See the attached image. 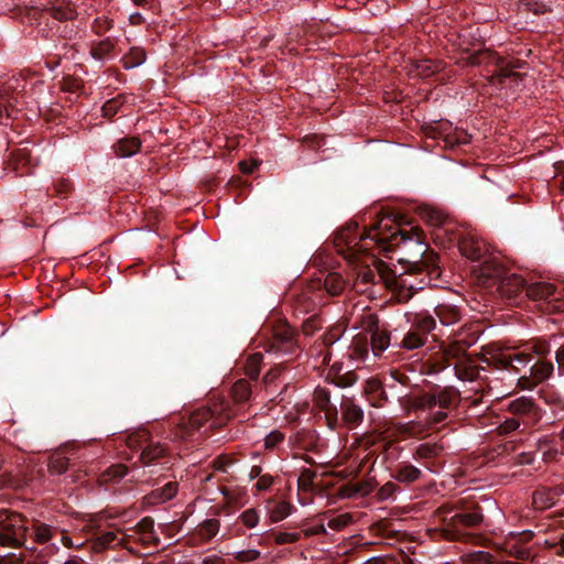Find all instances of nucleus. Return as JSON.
Returning a JSON list of instances; mask_svg holds the SVG:
<instances>
[{
	"mask_svg": "<svg viewBox=\"0 0 564 564\" xmlns=\"http://www.w3.org/2000/svg\"><path fill=\"white\" fill-rule=\"evenodd\" d=\"M476 339L475 336L470 340L460 338V382L464 384L466 382L475 383L478 379L482 378L481 371H486V369L481 362L518 373L532 360L530 351H518V347L508 346L500 341L488 345L487 354L489 357L473 359L470 355L463 350L465 347H470Z\"/></svg>",
	"mask_w": 564,
	"mask_h": 564,
	"instance_id": "f257e3e1",
	"label": "nucleus"
},
{
	"mask_svg": "<svg viewBox=\"0 0 564 564\" xmlns=\"http://www.w3.org/2000/svg\"><path fill=\"white\" fill-rule=\"evenodd\" d=\"M381 224L382 221H380L378 226L369 229L361 236V239H369L373 241L383 251H390L393 248H399L402 252L400 261L410 264V273L423 274V267H426L427 273L424 274V283L421 284L423 286L427 284L430 282V278H427V275L431 274L432 271H435V269L431 270L426 264V261L432 258V254H426L427 245L424 241L422 231L415 227L410 231L399 229L387 235L381 231ZM421 280L422 278L420 281Z\"/></svg>",
	"mask_w": 564,
	"mask_h": 564,
	"instance_id": "f03ea898",
	"label": "nucleus"
},
{
	"mask_svg": "<svg viewBox=\"0 0 564 564\" xmlns=\"http://www.w3.org/2000/svg\"><path fill=\"white\" fill-rule=\"evenodd\" d=\"M127 445L139 453L141 467L131 469L132 479L148 485H156L164 477L162 470L169 467V448L165 444L154 441L147 430H138L130 433L126 438Z\"/></svg>",
	"mask_w": 564,
	"mask_h": 564,
	"instance_id": "7ed1b4c3",
	"label": "nucleus"
},
{
	"mask_svg": "<svg viewBox=\"0 0 564 564\" xmlns=\"http://www.w3.org/2000/svg\"><path fill=\"white\" fill-rule=\"evenodd\" d=\"M232 417V412L225 403L215 404L213 409L202 408L191 415L171 417L169 425L175 440L195 441L212 429L224 426Z\"/></svg>",
	"mask_w": 564,
	"mask_h": 564,
	"instance_id": "20e7f679",
	"label": "nucleus"
},
{
	"mask_svg": "<svg viewBox=\"0 0 564 564\" xmlns=\"http://www.w3.org/2000/svg\"><path fill=\"white\" fill-rule=\"evenodd\" d=\"M541 419L540 409L533 399L520 397L506 404L505 413L498 416L496 432L508 436L517 431H524Z\"/></svg>",
	"mask_w": 564,
	"mask_h": 564,
	"instance_id": "39448f33",
	"label": "nucleus"
},
{
	"mask_svg": "<svg viewBox=\"0 0 564 564\" xmlns=\"http://www.w3.org/2000/svg\"><path fill=\"white\" fill-rule=\"evenodd\" d=\"M466 62L467 65H495L496 70L490 76V83L492 84H502L507 78H519L520 74L516 72V69H520L523 66V63L520 61H510L503 57L498 56L496 53L490 50L481 48V44L479 47L475 48L474 52H469L466 48L460 50V63Z\"/></svg>",
	"mask_w": 564,
	"mask_h": 564,
	"instance_id": "423d86ee",
	"label": "nucleus"
},
{
	"mask_svg": "<svg viewBox=\"0 0 564 564\" xmlns=\"http://www.w3.org/2000/svg\"><path fill=\"white\" fill-rule=\"evenodd\" d=\"M362 329L351 341L354 355L359 359L368 356L369 347L375 356H380L390 345V334L379 325V319H361Z\"/></svg>",
	"mask_w": 564,
	"mask_h": 564,
	"instance_id": "0eeeda50",
	"label": "nucleus"
},
{
	"mask_svg": "<svg viewBox=\"0 0 564 564\" xmlns=\"http://www.w3.org/2000/svg\"><path fill=\"white\" fill-rule=\"evenodd\" d=\"M373 269L367 268L358 273V278L355 284V288L358 292H365V289L361 285H366L368 283L375 282V278L378 276L379 280L386 285L388 289L392 288H408L410 290H422L424 283L423 279L417 284L412 283L404 275H395L394 272L389 268L387 263L379 259H372Z\"/></svg>",
	"mask_w": 564,
	"mask_h": 564,
	"instance_id": "6e6552de",
	"label": "nucleus"
},
{
	"mask_svg": "<svg viewBox=\"0 0 564 564\" xmlns=\"http://www.w3.org/2000/svg\"><path fill=\"white\" fill-rule=\"evenodd\" d=\"M481 389V384L476 382V384L469 388V391H473L474 394H465L467 391L460 390V409H466V415L460 417V427L463 426H484L486 425L487 417L485 416L486 411L488 410V405H484L482 397L479 394V390Z\"/></svg>",
	"mask_w": 564,
	"mask_h": 564,
	"instance_id": "1a4fd4ad",
	"label": "nucleus"
},
{
	"mask_svg": "<svg viewBox=\"0 0 564 564\" xmlns=\"http://www.w3.org/2000/svg\"><path fill=\"white\" fill-rule=\"evenodd\" d=\"M270 326L271 339L268 343V351L292 355L296 350L295 329L286 322L288 319H274Z\"/></svg>",
	"mask_w": 564,
	"mask_h": 564,
	"instance_id": "9d476101",
	"label": "nucleus"
},
{
	"mask_svg": "<svg viewBox=\"0 0 564 564\" xmlns=\"http://www.w3.org/2000/svg\"><path fill=\"white\" fill-rule=\"evenodd\" d=\"M26 528L24 519L19 513H10L0 520V545L20 547L25 541Z\"/></svg>",
	"mask_w": 564,
	"mask_h": 564,
	"instance_id": "9b49d317",
	"label": "nucleus"
},
{
	"mask_svg": "<svg viewBox=\"0 0 564 564\" xmlns=\"http://www.w3.org/2000/svg\"><path fill=\"white\" fill-rule=\"evenodd\" d=\"M488 251L486 243L468 225L460 223V254L470 260L480 259Z\"/></svg>",
	"mask_w": 564,
	"mask_h": 564,
	"instance_id": "f8f14e48",
	"label": "nucleus"
},
{
	"mask_svg": "<svg viewBox=\"0 0 564 564\" xmlns=\"http://www.w3.org/2000/svg\"><path fill=\"white\" fill-rule=\"evenodd\" d=\"M553 371L554 365L552 361L539 359L529 368V375H523L519 378L518 384L521 389H533L539 383L549 379Z\"/></svg>",
	"mask_w": 564,
	"mask_h": 564,
	"instance_id": "ddd939ff",
	"label": "nucleus"
},
{
	"mask_svg": "<svg viewBox=\"0 0 564 564\" xmlns=\"http://www.w3.org/2000/svg\"><path fill=\"white\" fill-rule=\"evenodd\" d=\"M503 268L494 261H485L478 268L473 269L475 282L484 289H491L502 280Z\"/></svg>",
	"mask_w": 564,
	"mask_h": 564,
	"instance_id": "4468645a",
	"label": "nucleus"
},
{
	"mask_svg": "<svg viewBox=\"0 0 564 564\" xmlns=\"http://www.w3.org/2000/svg\"><path fill=\"white\" fill-rule=\"evenodd\" d=\"M438 530L442 538L448 541L458 540V509L442 506L437 511Z\"/></svg>",
	"mask_w": 564,
	"mask_h": 564,
	"instance_id": "2eb2a0df",
	"label": "nucleus"
},
{
	"mask_svg": "<svg viewBox=\"0 0 564 564\" xmlns=\"http://www.w3.org/2000/svg\"><path fill=\"white\" fill-rule=\"evenodd\" d=\"M420 323L412 325L404 335L401 346L405 349L413 350L422 347L427 338V334L434 328L435 319H419Z\"/></svg>",
	"mask_w": 564,
	"mask_h": 564,
	"instance_id": "dca6fc26",
	"label": "nucleus"
},
{
	"mask_svg": "<svg viewBox=\"0 0 564 564\" xmlns=\"http://www.w3.org/2000/svg\"><path fill=\"white\" fill-rule=\"evenodd\" d=\"M467 494L460 498V525L476 527L482 521V513L477 501L474 500V496L470 494V489H465L460 492Z\"/></svg>",
	"mask_w": 564,
	"mask_h": 564,
	"instance_id": "f3484780",
	"label": "nucleus"
},
{
	"mask_svg": "<svg viewBox=\"0 0 564 564\" xmlns=\"http://www.w3.org/2000/svg\"><path fill=\"white\" fill-rule=\"evenodd\" d=\"M564 495V486L540 487L532 494V505L538 511H544L553 507L558 497Z\"/></svg>",
	"mask_w": 564,
	"mask_h": 564,
	"instance_id": "a211bd4d",
	"label": "nucleus"
},
{
	"mask_svg": "<svg viewBox=\"0 0 564 564\" xmlns=\"http://www.w3.org/2000/svg\"><path fill=\"white\" fill-rule=\"evenodd\" d=\"M76 458L77 454L74 448H59L50 455L48 470L52 475H62L73 466Z\"/></svg>",
	"mask_w": 564,
	"mask_h": 564,
	"instance_id": "6ab92c4d",
	"label": "nucleus"
},
{
	"mask_svg": "<svg viewBox=\"0 0 564 564\" xmlns=\"http://www.w3.org/2000/svg\"><path fill=\"white\" fill-rule=\"evenodd\" d=\"M340 409L341 421L349 427L358 426L364 421L362 409L351 398L343 397Z\"/></svg>",
	"mask_w": 564,
	"mask_h": 564,
	"instance_id": "aec40b11",
	"label": "nucleus"
},
{
	"mask_svg": "<svg viewBox=\"0 0 564 564\" xmlns=\"http://www.w3.org/2000/svg\"><path fill=\"white\" fill-rule=\"evenodd\" d=\"M293 509V505L288 501L278 500L275 497L265 500V510L271 522L282 521L291 514Z\"/></svg>",
	"mask_w": 564,
	"mask_h": 564,
	"instance_id": "412c9836",
	"label": "nucleus"
},
{
	"mask_svg": "<svg viewBox=\"0 0 564 564\" xmlns=\"http://www.w3.org/2000/svg\"><path fill=\"white\" fill-rule=\"evenodd\" d=\"M124 546V534L120 531H98L96 532L95 547L98 551L104 549H115Z\"/></svg>",
	"mask_w": 564,
	"mask_h": 564,
	"instance_id": "4be33fe9",
	"label": "nucleus"
},
{
	"mask_svg": "<svg viewBox=\"0 0 564 564\" xmlns=\"http://www.w3.org/2000/svg\"><path fill=\"white\" fill-rule=\"evenodd\" d=\"M417 215L422 221L432 227H442L447 223V215L434 206H420Z\"/></svg>",
	"mask_w": 564,
	"mask_h": 564,
	"instance_id": "5701e85b",
	"label": "nucleus"
},
{
	"mask_svg": "<svg viewBox=\"0 0 564 564\" xmlns=\"http://www.w3.org/2000/svg\"><path fill=\"white\" fill-rule=\"evenodd\" d=\"M524 289V279L517 274L502 276L498 285V292L501 296L511 299Z\"/></svg>",
	"mask_w": 564,
	"mask_h": 564,
	"instance_id": "b1692460",
	"label": "nucleus"
},
{
	"mask_svg": "<svg viewBox=\"0 0 564 564\" xmlns=\"http://www.w3.org/2000/svg\"><path fill=\"white\" fill-rule=\"evenodd\" d=\"M177 492V482L167 481L163 487L152 490L145 496L148 503H163L171 500Z\"/></svg>",
	"mask_w": 564,
	"mask_h": 564,
	"instance_id": "393cba45",
	"label": "nucleus"
},
{
	"mask_svg": "<svg viewBox=\"0 0 564 564\" xmlns=\"http://www.w3.org/2000/svg\"><path fill=\"white\" fill-rule=\"evenodd\" d=\"M422 475V471L411 464H400L393 471V478L400 482L411 484L416 481Z\"/></svg>",
	"mask_w": 564,
	"mask_h": 564,
	"instance_id": "a878e982",
	"label": "nucleus"
},
{
	"mask_svg": "<svg viewBox=\"0 0 564 564\" xmlns=\"http://www.w3.org/2000/svg\"><path fill=\"white\" fill-rule=\"evenodd\" d=\"M555 293V286L549 282H535L527 286V295L532 300H547Z\"/></svg>",
	"mask_w": 564,
	"mask_h": 564,
	"instance_id": "bb28decb",
	"label": "nucleus"
},
{
	"mask_svg": "<svg viewBox=\"0 0 564 564\" xmlns=\"http://www.w3.org/2000/svg\"><path fill=\"white\" fill-rule=\"evenodd\" d=\"M141 142L138 138H126L118 141L115 147L116 154L120 158H129L139 152Z\"/></svg>",
	"mask_w": 564,
	"mask_h": 564,
	"instance_id": "cd10ccee",
	"label": "nucleus"
},
{
	"mask_svg": "<svg viewBox=\"0 0 564 564\" xmlns=\"http://www.w3.org/2000/svg\"><path fill=\"white\" fill-rule=\"evenodd\" d=\"M460 564H492V556L485 551H465L460 549Z\"/></svg>",
	"mask_w": 564,
	"mask_h": 564,
	"instance_id": "c85d7f7f",
	"label": "nucleus"
},
{
	"mask_svg": "<svg viewBox=\"0 0 564 564\" xmlns=\"http://www.w3.org/2000/svg\"><path fill=\"white\" fill-rule=\"evenodd\" d=\"M346 286V282L343 276L337 272L328 273L324 279V289L329 295L340 294Z\"/></svg>",
	"mask_w": 564,
	"mask_h": 564,
	"instance_id": "c756f323",
	"label": "nucleus"
},
{
	"mask_svg": "<svg viewBox=\"0 0 564 564\" xmlns=\"http://www.w3.org/2000/svg\"><path fill=\"white\" fill-rule=\"evenodd\" d=\"M231 395L237 403L247 402L251 395V386L247 379H240L231 388Z\"/></svg>",
	"mask_w": 564,
	"mask_h": 564,
	"instance_id": "7c9ffc66",
	"label": "nucleus"
},
{
	"mask_svg": "<svg viewBox=\"0 0 564 564\" xmlns=\"http://www.w3.org/2000/svg\"><path fill=\"white\" fill-rule=\"evenodd\" d=\"M47 13L55 20L67 21L75 17V10L69 3L59 2L48 9Z\"/></svg>",
	"mask_w": 564,
	"mask_h": 564,
	"instance_id": "2f4dec72",
	"label": "nucleus"
},
{
	"mask_svg": "<svg viewBox=\"0 0 564 564\" xmlns=\"http://www.w3.org/2000/svg\"><path fill=\"white\" fill-rule=\"evenodd\" d=\"M263 360V355L261 352H254L250 355L246 361L245 370L246 375L252 379H258L260 371H261V365Z\"/></svg>",
	"mask_w": 564,
	"mask_h": 564,
	"instance_id": "473e14b6",
	"label": "nucleus"
},
{
	"mask_svg": "<svg viewBox=\"0 0 564 564\" xmlns=\"http://www.w3.org/2000/svg\"><path fill=\"white\" fill-rule=\"evenodd\" d=\"M437 69V66L431 59L416 61L412 64V69L410 73L414 74L419 77H429L434 74Z\"/></svg>",
	"mask_w": 564,
	"mask_h": 564,
	"instance_id": "72a5a7b5",
	"label": "nucleus"
},
{
	"mask_svg": "<svg viewBox=\"0 0 564 564\" xmlns=\"http://www.w3.org/2000/svg\"><path fill=\"white\" fill-rule=\"evenodd\" d=\"M219 530V521L216 519L205 520L199 529V534L203 539L210 540L214 538Z\"/></svg>",
	"mask_w": 564,
	"mask_h": 564,
	"instance_id": "f704fd0d",
	"label": "nucleus"
},
{
	"mask_svg": "<svg viewBox=\"0 0 564 564\" xmlns=\"http://www.w3.org/2000/svg\"><path fill=\"white\" fill-rule=\"evenodd\" d=\"M412 405L419 410H432L436 406V395L435 394H422L413 399Z\"/></svg>",
	"mask_w": 564,
	"mask_h": 564,
	"instance_id": "c9c22d12",
	"label": "nucleus"
},
{
	"mask_svg": "<svg viewBox=\"0 0 564 564\" xmlns=\"http://www.w3.org/2000/svg\"><path fill=\"white\" fill-rule=\"evenodd\" d=\"M34 539L39 543H46L52 539V528L44 523L33 525Z\"/></svg>",
	"mask_w": 564,
	"mask_h": 564,
	"instance_id": "e433bc0d",
	"label": "nucleus"
},
{
	"mask_svg": "<svg viewBox=\"0 0 564 564\" xmlns=\"http://www.w3.org/2000/svg\"><path fill=\"white\" fill-rule=\"evenodd\" d=\"M325 413L326 422L329 429L336 430L341 425V419L338 415V409L334 404L323 411Z\"/></svg>",
	"mask_w": 564,
	"mask_h": 564,
	"instance_id": "4c0bfd02",
	"label": "nucleus"
},
{
	"mask_svg": "<svg viewBox=\"0 0 564 564\" xmlns=\"http://www.w3.org/2000/svg\"><path fill=\"white\" fill-rule=\"evenodd\" d=\"M315 401L321 411L334 405L330 401V393L325 388H318L315 390Z\"/></svg>",
	"mask_w": 564,
	"mask_h": 564,
	"instance_id": "58836bf2",
	"label": "nucleus"
},
{
	"mask_svg": "<svg viewBox=\"0 0 564 564\" xmlns=\"http://www.w3.org/2000/svg\"><path fill=\"white\" fill-rule=\"evenodd\" d=\"M239 518L247 528H254L260 519L259 512L254 508L245 510Z\"/></svg>",
	"mask_w": 564,
	"mask_h": 564,
	"instance_id": "ea45409f",
	"label": "nucleus"
},
{
	"mask_svg": "<svg viewBox=\"0 0 564 564\" xmlns=\"http://www.w3.org/2000/svg\"><path fill=\"white\" fill-rule=\"evenodd\" d=\"M358 380V376L354 371H347L343 375H337L334 383L340 388L351 387Z\"/></svg>",
	"mask_w": 564,
	"mask_h": 564,
	"instance_id": "a19ab883",
	"label": "nucleus"
},
{
	"mask_svg": "<svg viewBox=\"0 0 564 564\" xmlns=\"http://www.w3.org/2000/svg\"><path fill=\"white\" fill-rule=\"evenodd\" d=\"M454 404V393L451 389H444L436 395V405L441 409H449Z\"/></svg>",
	"mask_w": 564,
	"mask_h": 564,
	"instance_id": "79ce46f5",
	"label": "nucleus"
},
{
	"mask_svg": "<svg viewBox=\"0 0 564 564\" xmlns=\"http://www.w3.org/2000/svg\"><path fill=\"white\" fill-rule=\"evenodd\" d=\"M528 346L527 351L530 350L539 357H545L550 352V344L545 340H534Z\"/></svg>",
	"mask_w": 564,
	"mask_h": 564,
	"instance_id": "37998d69",
	"label": "nucleus"
},
{
	"mask_svg": "<svg viewBox=\"0 0 564 564\" xmlns=\"http://www.w3.org/2000/svg\"><path fill=\"white\" fill-rule=\"evenodd\" d=\"M273 538L276 544H292L299 541L300 533L276 532Z\"/></svg>",
	"mask_w": 564,
	"mask_h": 564,
	"instance_id": "c03bdc74",
	"label": "nucleus"
},
{
	"mask_svg": "<svg viewBox=\"0 0 564 564\" xmlns=\"http://www.w3.org/2000/svg\"><path fill=\"white\" fill-rule=\"evenodd\" d=\"M284 440V434L278 430L270 432L264 438V446L268 449H272L282 443Z\"/></svg>",
	"mask_w": 564,
	"mask_h": 564,
	"instance_id": "a18cd8bd",
	"label": "nucleus"
},
{
	"mask_svg": "<svg viewBox=\"0 0 564 564\" xmlns=\"http://www.w3.org/2000/svg\"><path fill=\"white\" fill-rule=\"evenodd\" d=\"M543 312L545 314H557L564 313V300L555 299L553 301H547L544 304Z\"/></svg>",
	"mask_w": 564,
	"mask_h": 564,
	"instance_id": "49530a36",
	"label": "nucleus"
},
{
	"mask_svg": "<svg viewBox=\"0 0 564 564\" xmlns=\"http://www.w3.org/2000/svg\"><path fill=\"white\" fill-rule=\"evenodd\" d=\"M260 557L258 550H243L235 554V560L241 563L253 562Z\"/></svg>",
	"mask_w": 564,
	"mask_h": 564,
	"instance_id": "de8ad7c7",
	"label": "nucleus"
},
{
	"mask_svg": "<svg viewBox=\"0 0 564 564\" xmlns=\"http://www.w3.org/2000/svg\"><path fill=\"white\" fill-rule=\"evenodd\" d=\"M129 474V469L126 465H111L107 469V475L110 479H121Z\"/></svg>",
	"mask_w": 564,
	"mask_h": 564,
	"instance_id": "09e8293b",
	"label": "nucleus"
},
{
	"mask_svg": "<svg viewBox=\"0 0 564 564\" xmlns=\"http://www.w3.org/2000/svg\"><path fill=\"white\" fill-rule=\"evenodd\" d=\"M351 521V517L349 514H340L338 517L332 518L327 525L333 530H341Z\"/></svg>",
	"mask_w": 564,
	"mask_h": 564,
	"instance_id": "8fccbe9b",
	"label": "nucleus"
},
{
	"mask_svg": "<svg viewBox=\"0 0 564 564\" xmlns=\"http://www.w3.org/2000/svg\"><path fill=\"white\" fill-rule=\"evenodd\" d=\"M274 482V477L270 474L262 475L258 481L253 485V488L257 491H267L271 488Z\"/></svg>",
	"mask_w": 564,
	"mask_h": 564,
	"instance_id": "3c124183",
	"label": "nucleus"
},
{
	"mask_svg": "<svg viewBox=\"0 0 564 564\" xmlns=\"http://www.w3.org/2000/svg\"><path fill=\"white\" fill-rule=\"evenodd\" d=\"M436 455V448L430 444L420 445L414 454V458H431Z\"/></svg>",
	"mask_w": 564,
	"mask_h": 564,
	"instance_id": "603ef678",
	"label": "nucleus"
},
{
	"mask_svg": "<svg viewBox=\"0 0 564 564\" xmlns=\"http://www.w3.org/2000/svg\"><path fill=\"white\" fill-rule=\"evenodd\" d=\"M137 529L140 534L154 533V520L145 517L138 522Z\"/></svg>",
	"mask_w": 564,
	"mask_h": 564,
	"instance_id": "864d4df0",
	"label": "nucleus"
},
{
	"mask_svg": "<svg viewBox=\"0 0 564 564\" xmlns=\"http://www.w3.org/2000/svg\"><path fill=\"white\" fill-rule=\"evenodd\" d=\"M509 553L511 556L519 558V560H528L530 556L529 550L522 547L521 545H518V542H514L513 544H509Z\"/></svg>",
	"mask_w": 564,
	"mask_h": 564,
	"instance_id": "5fc2aeb1",
	"label": "nucleus"
},
{
	"mask_svg": "<svg viewBox=\"0 0 564 564\" xmlns=\"http://www.w3.org/2000/svg\"><path fill=\"white\" fill-rule=\"evenodd\" d=\"M459 539L460 543H473L476 545H480L485 541L484 536L478 533H464L462 530Z\"/></svg>",
	"mask_w": 564,
	"mask_h": 564,
	"instance_id": "6e6d98bb",
	"label": "nucleus"
},
{
	"mask_svg": "<svg viewBox=\"0 0 564 564\" xmlns=\"http://www.w3.org/2000/svg\"><path fill=\"white\" fill-rule=\"evenodd\" d=\"M234 459L226 456H218L214 460V466L217 470L226 473L228 467L234 464Z\"/></svg>",
	"mask_w": 564,
	"mask_h": 564,
	"instance_id": "4d7b16f0",
	"label": "nucleus"
},
{
	"mask_svg": "<svg viewBox=\"0 0 564 564\" xmlns=\"http://www.w3.org/2000/svg\"><path fill=\"white\" fill-rule=\"evenodd\" d=\"M132 55H134V61L129 63L128 61H124V67L126 68H132V67H135L140 64H142L145 59V54L143 51H140V50H135L131 53Z\"/></svg>",
	"mask_w": 564,
	"mask_h": 564,
	"instance_id": "13d9d810",
	"label": "nucleus"
},
{
	"mask_svg": "<svg viewBox=\"0 0 564 564\" xmlns=\"http://www.w3.org/2000/svg\"><path fill=\"white\" fill-rule=\"evenodd\" d=\"M11 111H13V107L10 100L0 101V122L11 117Z\"/></svg>",
	"mask_w": 564,
	"mask_h": 564,
	"instance_id": "bf43d9fd",
	"label": "nucleus"
},
{
	"mask_svg": "<svg viewBox=\"0 0 564 564\" xmlns=\"http://www.w3.org/2000/svg\"><path fill=\"white\" fill-rule=\"evenodd\" d=\"M555 360L557 362V371L560 376L564 375V344L558 347L555 352Z\"/></svg>",
	"mask_w": 564,
	"mask_h": 564,
	"instance_id": "052dcab7",
	"label": "nucleus"
},
{
	"mask_svg": "<svg viewBox=\"0 0 564 564\" xmlns=\"http://www.w3.org/2000/svg\"><path fill=\"white\" fill-rule=\"evenodd\" d=\"M239 165H240V170L242 173L251 174L259 166V162L257 160L242 161V162H240Z\"/></svg>",
	"mask_w": 564,
	"mask_h": 564,
	"instance_id": "680f3d73",
	"label": "nucleus"
},
{
	"mask_svg": "<svg viewBox=\"0 0 564 564\" xmlns=\"http://www.w3.org/2000/svg\"><path fill=\"white\" fill-rule=\"evenodd\" d=\"M394 484L392 482H387L384 486H382L379 490V496L381 499H387L389 498L393 491H394Z\"/></svg>",
	"mask_w": 564,
	"mask_h": 564,
	"instance_id": "e2e57ef3",
	"label": "nucleus"
},
{
	"mask_svg": "<svg viewBox=\"0 0 564 564\" xmlns=\"http://www.w3.org/2000/svg\"><path fill=\"white\" fill-rule=\"evenodd\" d=\"M141 540L143 543L152 544L154 546H158L161 542L160 538L156 535V533H148V534H141Z\"/></svg>",
	"mask_w": 564,
	"mask_h": 564,
	"instance_id": "0e129e2a",
	"label": "nucleus"
},
{
	"mask_svg": "<svg viewBox=\"0 0 564 564\" xmlns=\"http://www.w3.org/2000/svg\"><path fill=\"white\" fill-rule=\"evenodd\" d=\"M104 116H112L117 112V101L109 100L102 106Z\"/></svg>",
	"mask_w": 564,
	"mask_h": 564,
	"instance_id": "69168bd1",
	"label": "nucleus"
},
{
	"mask_svg": "<svg viewBox=\"0 0 564 564\" xmlns=\"http://www.w3.org/2000/svg\"><path fill=\"white\" fill-rule=\"evenodd\" d=\"M512 535L514 536L516 542L518 543H527L531 541V539L533 538V533L531 531H523L517 534L512 533Z\"/></svg>",
	"mask_w": 564,
	"mask_h": 564,
	"instance_id": "338daca9",
	"label": "nucleus"
},
{
	"mask_svg": "<svg viewBox=\"0 0 564 564\" xmlns=\"http://www.w3.org/2000/svg\"><path fill=\"white\" fill-rule=\"evenodd\" d=\"M202 564H225V561L218 555H209L203 560Z\"/></svg>",
	"mask_w": 564,
	"mask_h": 564,
	"instance_id": "774afa93",
	"label": "nucleus"
}]
</instances>
